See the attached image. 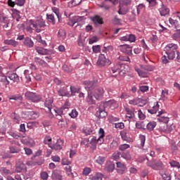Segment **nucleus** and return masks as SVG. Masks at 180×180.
<instances>
[{"label":"nucleus","instance_id":"1","mask_svg":"<svg viewBox=\"0 0 180 180\" xmlns=\"http://www.w3.org/2000/svg\"><path fill=\"white\" fill-rule=\"evenodd\" d=\"M96 84H98V79H96L92 81L86 80L83 82V84L85 86L86 91H88L87 97L86 98V102L89 103V105H95L96 103V99L95 96H94V94L91 91L96 88Z\"/></svg>","mask_w":180,"mask_h":180},{"label":"nucleus","instance_id":"2","mask_svg":"<svg viewBox=\"0 0 180 180\" xmlns=\"http://www.w3.org/2000/svg\"><path fill=\"white\" fill-rule=\"evenodd\" d=\"M146 160L147 167H149V168H151L155 171H162V169H164L165 167L164 165V163H162L160 160L151 159L150 160H149L148 157H146Z\"/></svg>","mask_w":180,"mask_h":180},{"label":"nucleus","instance_id":"3","mask_svg":"<svg viewBox=\"0 0 180 180\" xmlns=\"http://www.w3.org/2000/svg\"><path fill=\"white\" fill-rule=\"evenodd\" d=\"M53 97H48L44 103L46 108H48V112H50L51 115H63V110H59L57 108L53 107Z\"/></svg>","mask_w":180,"mask_h":180},{"label":"nucleus","instance_id":"4","mask_svg":"<svg viewBox=\"0 0 180 180\" xmlns=\"http://www.w3.org/2000/svg\"><path fill=\"white\" fill-rule=\"evenodd\" d=\"M37 22L33 20H30V24L32 27H34L37 33H40L41 32V27H46V22L43 20V17L39 16L37 18Z\"/></svg>","mask_w":180,"mask_h":180},{"label":"nucleus","instance_id":"5","mask_svg":"<svg viewBox=\"0 0 180 180\" xmlns=\"http://www.w3.org/2000/svg\"><path fill=\"white\" fill-rule=\"evenodd\" d=\"M103 137H105V130L101 128L98 131V136H93L90 141V144L94 147L96 146V144H103V141H105Z\"/></svg>","mask_w":180,"mask_h":180},{"label":"nucleus","instance_id":"6","mask_svg":"<svg viewBox=\"0 0 180 180\" xmlns=\"http://www.w3.org/2000/svg\"><path fill=\"white\" fill-rule=\"evenodd\" d=\"M25 95V98L28 99V101H31V102L36 103L41 100V96L36 93L27 91Z\"/></svg>","mask_w":180,"mask_h":180},{"label":"nucleus","instance_id":"7","mask_svg":"<svg viewBox=\"0 0 180 180\" xmlns=\"http://www.w3.org/2000/svg\"><path fill=\"white\" fill-rule=\"evenodd\" d=\"M112 63L108 58H106V56L103 54H101L97 60L96 65L98 67H105V65H110Z\"/></svg>","mask_w":180,"mask_h":180},{"label":"nucleus","instance_id":"8","mask_svg":"<svg viewBox=\"0 0 180 180\" xmlns=\"http://www.w3.org/2000/svg\"><path fill=\"white\" fill-rule=\"evenodd\" d=\"M91 92L97 101H101L103 98V94H105V90L102 87L96 88L95 87L91 90Z\"/></svg>","mask_w":180,"mask_h":180},{"label":"nucleus","instance_id":"9","mask_svg":"<svg viewBox=\"0 0 180 180\" xmlns=\"http://www.w3.org/2000/svg\"><path fill=\"white\" fill-rule=\"evenodd\" d=\"M105 109V103H101L98 105V110L96 111V116H98L101 119L106 117L108 112H106Z\"/></svg>","mask_w":180,"mask_h":180},{"label":"nucleus","instance_id":"10","mask_svg":"<svg viewBox=\"0 0 180 180\" xmlns=\"http://www.w3.org/2000/svg\"><path fill=\"white\" fill-rule=\"evenodd\" d=\"M53 116H56L58 121V126L59 127H67V120L64 117V111L62 110V114L53 115Z\"/></svg>","mask_w":180,"mask_h":180},{"label":"nucleus","instance_id":"11","mask_svg":"<svg viewBox=\"0 0 180 180\" xmlns=\"http://www.w3.org/2000/svg\"><path fill=\"white\" fill-rule=\"evenodd\" d=\"M160 133H165L168 134L172 131V125H168L167 124H161L158 128Z\"/></svg>","mask_w":180,"mask_h":180},{"label":"nucleus","instance_id":"12","mask_svg":"<svg viewBox=\"0 0 180 180\" xmlns=\"http://www.w3.org/2000/svg\"><path fill=\"white\" fill-rule=\"evenodd\" d=\"M120 50L122 53L124 54H127L128 56L133 55V47L130 46V45L124 44L120 46Z\"/></svg>","mask_w":180,"mask_h":180},{"label":"nucleus","instance_id":"13","mask_svg":"<svg viewBox=\"0 0 180 180\" xmlns=\"http://www.w3.org/2000/svg\"><path fill=\"white\" fill-rule=\"evenodd\" d=\"M101 103H104V107L106 108L107 106H109V108L112 110L119 108V104H117V101L114 99L105 102H101Z\"/></svg>","mask_w":180,"mask_h":180},{"label":"nucleus","instance_id":"14","mask_svg":"<svg viewBox=\"0 0 180 180\" xmlns=\"http://www.w3.org/2000/svg\"><path fill=\"white\" fill-rule=\"evenodd\" d=\"M64 143L61 139H58L56 143H52L50 145V148L52 150H56V151H58L63 148Z\"/></svg>","mask_w":180,"mask_h":180},{"label":"nucleus","instance_id":"15","mask_svg":"<svg viewBox=\"0 0 180 180\" xmlns=\"http://www.w3.org/2000/svg\"><path fill=\"white\" fill-rule=\"evenodd\" d=\"M176 49H178V46L175 44H169L164 49V51L165 53H173L174 51H177Z\"/></svg>","mask_w":180,"mask_h":180},{"label":"nucleus","instance_id":"16","mask_svg":"<svg viewBox=\"0 0 180 180\" xmlns=\"http://www.w3.org/2000/svg\"><path fill=\"white\" fill-rule=\"evenodd\" d=\"M122 68H124V65L122 63H116L112 68H111V71L112 74H115V72L120 71V74L121 72H123V70H122Z\"/></svg>","mask_w":180,"mask_h":180},{"label":"nucleus","instance_id":"17","mask_svg":"<svg viewBox=\"0 0 180 180\" xmlns=\"http://www.w3.org/2000/svg\"><path fill=\"white\" fill-rule=\"evenodd\" d=\"M167 56V58L168 60H174V58H175L176 56V58L178 60V61H179L180 60V54H179V51H176L174 52H167L166 53Z\"/></svg>","mask_w":180,"mask_h":180},{"label":"nucleus","instance_id":"18","mask_svg":"<svg viewBox=\"0 0 180 180\" xmlns=\"http://www.w3.org/2000/svg\"><path fill=\"white\" fill-rule=\"evenodd\" d=\"M63 172L61 170H55L52 173V178L53 180H61L63 179Z\"/></svg>","mask_w":180,"mask_h":180},{"label":"nucleus","instance_id":"19","mask_svg":"<svg viewBox=\"0 0 180 180\" xmlns=\"http://www.w3.org/2000/svg\"><path fill=\"white\" fill-rule=\"evenodd\" d=\"M129 12V7L127 6H121L119 4V10L117 13L119 15H126Z\"/></svg>","mask_w":180,"mask_h":180},{"label":"nucleus","instance_id":"20","mask_svg":"<svg viewBox=\"0 0 180 180\" xmlns=\"http://www.w3.org/2000/svg\"><path fill=\"white\" fill-rule=\"evenodd\" d=\"M4 43L7 46H13V47H18L19 46V42L15 39H4Z\"/></svg>","mask_w":180,"mask_h":180},{"label":"nucleus","instance_id":"21","mask_svg":"<svg viewBox=\"0 0 180 180\" xmlns=\"http://www.w3.org/2000/svg\"><path fill=\"white\" fill-rule=\"evenodd\" d=\"M91 20L96 26H98V25H103V19H102L101 16L96 15L91 19Z\"/></svg>","mask_w":180,"mask_h":180},{"label":"nucleus","instance_id":"22","mask_svg":"<svg viewBox=\"0 0 180 180\" xmlns=\"http://www.w3.org/2000/svg\"><path fill=\"white\" fill-rule=\"evenodd\" d=\"M23 43L26 47H29L30 49H32V47L34 46V43H33V41L30 37L25 38Z\"/></svg>","mask_w":180,"mask_h":180},{"label":"nucleus","instance_id":"23","mask_svg":"<svg viewBox=\"0 0 180 180\" xmlns=\"http://www.w3.org/2000/svg\"><path fill=\"white\" fill-rule=\"evenodd\" d=\"M27 115L28 118H30L31 120H34L35 119H37V117H39V112L34 111L27 112Z\"/></svg>","mask_w":180,"mask_h":180},{"label":"nucleus","instance_id":"24","mask_svg":"<svg viewBox=\"0 0 180 180\" xmlns=\"http://www.w3.org/2000/svg\"><path fill=\"white\" fill-rule=\"evenodd\" d=\"M9 101H16L17 102H22L23 101V96L20 94H16L8 96Z\"/></svg>","mask_w":180,"mask_h":180},{"label":"nucleus","instance_id":"25","mask_svg":"<svg viewBox=\"0 0 180 180\" xmlns=\"http://www.w3.org/2000/svg\"><path fill=\"white\" fill-rule=\"evenodd\" d=\"M59 96H67V86L66 85H63L60 86V89L58 91Z\"/></svg>","mask_w":180,"mask_h":180},{"label":"nucleus","instance_id":"26","mask_svg":"<svg viewBox=\"0 0 180 180\" xmlns=\"http://www.w3.org/2000/svg\"><path fill=\"white\" fill-rule=\"evenodd\" d=\"M0 22L3 23V27H8L9 25V19L0 14Z\"/></svg>","mask_w":180,"mask_h":180},{"label":"nucleus","instance_id":"27","mask_svg":"<svg viewBox=\"0 0 180 180\" xmlns=\"http://www.w3.org/2000/svg\"><path fill=\"white\" fill-rule=\"evenodd\" d=\"M159 12L161 16H165L169 13V8L162 5L161 8H159Z\"/></svg>","mask_w":180,"mask_h":180},{"label":"nucleus","instance_id":"28","mask_svg":"<svg viewBox=\"0 0 180 180\" xmlns=\"http://www.w3.org/2000/svg\"><path fill=\"white\" fill-rule=\"evenodd\" d=\"M0 82H2L6 86L9 85L11 82L8 79V77L5 76L4 73H0Z\"/></svg>","mask_w":180,"mask_h":180},{"label":"nucleus","instance_id":"29","mask_svg":"<svg viewBox=\"0 0 180 180\" xmlns=\"http://www.w3.org/2000/svg\"><path fill=\"white\" fill-rule=\"evenodd\" d=\"M125 112H127L126 117L128 119H134V110H130V108H125Z\"/></svg>","mask_w":180,"mask_h":180},{"label":"nucleus","instance_id":"30","mask_svg":"<svg viewBox=\"0 0 180 180\" xmlns=\"http://www.w3.org/2000/svg\"><path fill=\"white\" fill-rule=\"evenodd\" d=\"M8 78L13 81V82H19V76L15 73L9 74Z\"/></svg>","mask_w":180,"mask_h":180},{"label":"nucleus","instance_id":"31","mask_svg":"<svg viewBox=\"0 0 180 180\" xmlns=\"http://www.w3.org/2000/svg\"><path fill=\"white\" fill-rule=\"evenodd\" d=\"M103 179V174L97 172L94 176H90L91 180H102Z\"/></svg>","mask_w":180,"mask_h":180},{"label":"nucleus","instance_id":"32","mask_svg":"<svg viewBox=\"0 0 180 180\" xmlns=\"http://www.w3.org/2000/svg\"><path fill=\"white\" fill-rule=\"evenodd\" d=\"M158 109H160V105L158 104V103H156V105H154L152 108L148 110V112L151 115H155V113L158 112Z\"/></svg>","mask_w":180,"mask_h":180},{"label":"nucleus","instance_id":"33","mask_svg":"<svg viewBox=\"0 0 180 180\" xmlns=\"http://www.w3.org/2000/svg\"><path fill=\"white\" fill-rule=\"evenodd\" d=\"M156 126H157V122L154 121L150 122L149 123H148L146 126L147 130H148V131H153V130L155 129Z\"/></svg>","mask_w":180,"mask_h":180},{"label":"nucleus","instance_id":"34","mask_svg":"<svg viewBox=\"0 0 180 180\" xmlns=\"http://www.w3.org/2000/svg\"><path fill=\"white\" fill-rule=\"evenodd\" d=\"M141 101L143 100H141V98H134V99L130 100L129 101V105H133L134 106L136 105H139V106H142L141 104H140Z\"/></svg>","mask_w":180,"mask_h":180},{"label":"nucleus","instance_id":"35","mask_svg":"<svg viewBox=\"0 0 180 180\" xmlns=\"http://www.w3.org/2000/svg\"><path fill=\"white\" fill-rule=\"evenodd\" d=\"M82 2V0H72L68 3V6L70 8H73V6H78L79 4Z\"/></svg>","mask_w":180,"mask_h":180},{"label":"nucleus","instance_id":"36","mask_svg":"<svg viewBox=\"0 0 180 180\" xmlns=\"http://www.w3.org/2000/svg\"><path fill=\"white\" fill-rule=\"evenodd\" d=\"M34 61L38 65H42V67H46L47 65V63L40 58H35Z\"/></svg>","mask_w":180,"mask_h":180},{"label":"nucleus","instance_id":"37","mask_svg":"<svg viewBox=\"0 0 180 180\" xmlns=\"http://www.w3.org/2000/svg\"><path fill=\"white\" fill-rule=\"evenodd\" d=\"M103 53H109L110 51H113V46L111 45L108 46L106 44H104L103 48L102 49Z\"/></svg>","mask_w":180,"mask_h":180},{"label":"nucleus","instance_id":"38","mask_svg":"<svg viewBox=\"0 0 180 180\" xmlns=\"http://www.w3.org/2000/svg\"><path fill=\"white\" fill-rule=\"evenodd\" d=\"M66 174L70 178H74V173H72V169H71V166H66L65 167Z\"/></svg>","mask_w":180,"mask_h":180},{"label":"nucleus","instance_id":"39","mask_svg":"<svg viewBox=\"0 0 180 180\" xmlns=\"http://www.w3.org/2000/svg\"><path fill=\"white\" fill-rule=\"evenodd\" d=\"M158 122H162V123H165L164 124H167L169 122V118L168 117H162L159 116L158 118Z\"/></svg>","mask_w":180,"mask_h":180},{"label":"nucleus","instance_id":"40","mask_svg":"<svg viewBox=\"0 0 180 180\" xmlns=\"http://www.w3.org/2000/svg\"><path fill=\"white\" fill-rule=\"evenodd\" d=\"M134 68H135V71L137 72L139 77H141L142 78H146V77H147V75L146 74V72L141 71L137 66H135Z\"/></svg>","mask_w":180,"mask_h":180},{"label":"nucleus","instance_id":"41","mask_svg":"<svg viewBox=\"0 0 180 180\" xmlns=\"http://www.w3.org/2000/svg\"><path fill=\"white\" fill-rule=\"evenodd\" d=\"M46 18L51 23L56 25V18H54V14H47Z\"/></svg>","mask_w":180,"mask_h":180},{"label":"nucleus","instance_id":"42","mask_svg":"<svg viewBox=\"0 0 180 180\" xmlns=\"http://www.w3.org/2000/svg\"><path fill=\"white\" fill-rule=\"evenodd\" d=\"M0 172H1V174H4V175H12V172L6 169V167H1Z\"/></svg>","mask_w":180,"mask_h":180},{"label":"nucleus","instance_id":"43","mask_svg":"<svg viewBox=\"0 0 180 180\" xmlns=\"http://www.w3.org/2000/svg\"><path fill=\"white\" fill-rule=\"evenodd\" d=\"M52 11L53 12H54L58 20H60V19H61V14L60 13V10L57 7H53L52 8Z\"/></svg>","mask_w":180,"mask_h":180},{"label":"nucleus","instance_id":"44","mask_svg":"<svg viewBox=\"0 0 180 180\" xmlns=\"http://www.w3.org/2000/svg\"><path fill=\"white\" fill-rule=\"evenodd\" d=\"M16 172H22V171H25L26 169V166L23 163H20L19 165L16 166Z\"/></svg>","mask_w":180,"mask_h":180},{"label":"nucleus","instance_id":"45","mask_svg":"<svg viewBox=\"0 0 180 180\" xmlns=\"http://www.w3.org/2000/svg\"><path fill=\"white\" fill-rule=\"evenodd\" d=\"M106 169L107 171H109L110 172H113V169H115V164L112 162H108L106 165Z\"/></svg>","mask_w":180,"mask_h":180},{"label":"nucleus","instance_id":"46","mask_svg":"<svg viewBox=\"0 0 180 180\" xmlns=\"http://www.w3.org/2000/svg\"><path fill=\"white\" fill-rule=\"evenodd\" d=\"M128 148H130V145L127 143L121 144L119 146L120 151H126Z\"/></svg>","mask_w":180,"mask_h":180},{"label":"nucleus","instance_id":"47","mask_svg":"<svg viewBox=\"0 0 180 180\" xmlns=\"http://www.w3.org/2000/svg\"><path fill=\"white\" fill-rule=\"evenodd\" d=\"M169 164L172 168H180L179 162L175 160H171L170 162H169Z\"/></svg>","mask_w":180,"mask_h":180},{"label":"nucleus","instance_id":"48","mask_svg":"<svg viewBox=\"0 0 180 180\" xmlns=\"http://www.w3.org/2000/svg\"><path fill=\"white\" fill-rule=\"evenodd\" d=\"M122 158H124V160H126L127 161H130L131 160V155L129 153H123L121 155Z\"/></svg>","mask_w":180,"mask_h":180},{"label":"nucleus","instance_id":"49","mask_svg":"<svg viewBox=\"0 0 180 180\" xmlns=\"http://www.w3.org/2000/svg\"><path fill=\"white\" fill-rule=\"evenodd\" d=\"M70 91L72 96H74L75 94H78V92H79V88L70 86Z\"/></svg>","mask_w":180,"mask_h":180},{"label":"nucleus","instance_id":"50","mask_svg":"<svg viewBox=\"0 0 180 180\" xmlns=\"http://www.w3.org/2000/svg\"><path fill=\"white\" fill-rule=\"evenodd\" d=\"M96 162L99 165H103V162H105V157L103 156H98L96 159Z\"/></svg>","mask_w":180,"mask_h":180},{"label":"nucleus","instance_id":"51","mask_svg":"<svg viewBox=\"0 0 180 180\" xmlns=\"http://www.w3.org/2000/svg\"><path fill=\"white\" fill-rule=\"evenodd\" d=\"M131 4V0H120V5L121 6H127L128 5H130Z\"/></svg>","mask_w":180,"mask_h":180},{"label":"nucleus","instance_id":"52","mask_svg":"<svg viewBox=\"0 0 180 180\" xmlns=\"http://www.w3.org/2000/svg\"><path fill=\"white\" fill-rule=\"evenodd\" d=\"M69 116L72 117V119H75V117H78V111L76 109L72 110L71 112L69 113Z\"/></svg>","mask_w":180,"mask_h":180},{"label":"nucleus","instance_id":"53","mask_svg":"<svg viewBox=\"0 0 180 180\" xmlns=\"http://www.w3.org/2000/svg\"><path fill=\"white\" fill-rule=\"evenodd\" d=\"M92 51L96 54H98V53H101V46L100 45H94L92 46Z\"/></svg>","mask_w":180,"mask_h":180},{"label":"nucleus","instance_id":"54","mask_svg":"<svg viewBox=\"0 0 180 180\" xmlns=\"http://www.w3.org/2000/svg\"><path fill=\"white\" fill-rule=\"evenodd\" d=\"M36 51H37V53L39 54H41V56H44L46 54H47V51H46V49H44L43 48H37Z\"/></svg>","mask_w":180,"mask_h":180},{"label":"nucleus","instance_id":"55","mask_svg":"<svg viewBox=\"0 0 180 180\" xmlns=\"http://www.w3.org/2000/svg\"><path fill=\"white\" fill-rule=\"evenodd\" d=\"M10 153H11L12 154H15V153H18L20 151V150H19V148H18V147L16 146H10Z\"/></svg>","mask_w":180,"mask_h":180},{"label":"nucleus","instance_id":"56","mask_svg":"<svg viewBox=\"0 0 180 180\" xmlns=\"http://www.w3.org/2000/svg\"><path fill=\"white\" fill-rule=\"evenodd\" d=\"M44 144H48L49 147L51 146L53 143H51V137L46 136L44 140Z\"/></svg>","mask_w":180,"mask_h":180},{"label":"nucleus","instance_id":"57","mask_svg":"<svg viewBox=\"0 0 180 180\" xmlns=\"http://www.w3.org/2000/svg\"><path fill=\"white\" fill-rule=\"evenodd\" d=\"M39 122H30L27 123V126L28 129H33L34 127H35V126H37Z\"/></svg>","mask_w":180,"mask_h":180},{"label":"nucleus","instance_id":"58","mask_svg":"<svg viewBox=\"0 0 180 180\" xmlns=\"http://www.w3.org/2000/svg\"><path fill=\"white\" fill-rule=\"evenodd\" d=\"M91 171H92V169H91V167H85L83 169V175H85V176L89 175V174H91Z\"/></svg>","mask_w":180,"mask_h":180},{"label":"nucleus","instance_id":"59","mask_svg":"<svg viewBox=\"0 0 180 180\" xmlns=\"http://www.w3.org/2000/svg\"><path fill=\"white\" fill-rule=\"evenodd\" d=\"M139 139L141 141V147H144V144L146 143V136L141 134L139 135Z\"/></svg>","mask_w":180,"mask_h":180},{"label":"nucleus","instance_id":"60","mask_svg":"<svg viewBox=\"0 0 180 180\" xmlns=\"http://www.w3.org/2000/svg\"><path fill=\"white\" fill-rule=\"evenodd\" d=\"M138 116H139V118L140 120H144V119H146V115H144V113H143L141 110H139Z\"/></svg>","mask_w":180,"mask_h":180},{"label":"nucleus","instance_id":"61","mask_svg":"<svg viewBox=\"0 0 180 180\" xmlns=\"http://www.w3.org/2000/svg\"><path fill=\"white\" fill-rule=\"evenodd\" d=\"M98 40L99 38H98L97 37H93L89 39V44H94V43H96L97 41H98Z\"/></svg>","mask_w":180,"mask_h":180},{"label":"nucleus","instance_id":"62","mask_svg":"<svg viewBox=\"0 0 180 180\" xmlns=\"http://www.w3.org/2000/svg\"><path fill=\"white\" fill-rule=\"evenodd\" d=\"M115 126L116 129H120V130L124 129V124L123 122L115 123Z\"/></svg>","mask_w":180,"mask_h":180},{"label":"nucleus","instance_id":"63","mask_svg":"<svg viewBox=\"0 0 180 180\" xmlns=\"http://www.w3.org/2000/svg\"><path fill=\"white\" fill-rule=\"evenodd\" d=\"M63 71H65V72H71L72 71V68L68 67L67 65H63Z\"/></svg>","mask_w":180,"mask_h":180},{"label":"nucleus","instance_id":"64","mask_svg":"<svg viewBox=\"0 0 180 180\" xmlns=\"http://www.w3.org/2000/svg\"><path fill=\"white\" fill-rule=\"evenodd\" d=\"M41 178L43 180H47L49 178V174L47 172H43L41 173Z\"/></svg>","mask_w":180,"mask_h":180}]
</instances>
